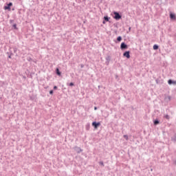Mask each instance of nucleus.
<instances>
[{"mask_svg": "<svg viewBox=\"0 0 176 176\" xmlns=\"http://www.w3.org/2000/svg\"><path fill=\"white\" fill-rule=\"evenodd\" d=\"M17 50L18 48L16 46H10L8 49V52H6V54L8 56V58H12V56H18L17 54Z\"/></svg>", "mask_w": 176, "mask_h": 176, "instance_id": "f257e3e1", "label": "nucleus"}, {"mask_svg": "<svg viewBox=\"0 0 176 176\" xmlns=\"http://www.w3.org/2000/svg\"><path fill=\"white\" fill-rule=\"evenodd\" d=\"M113 18L114 20H116V21H119V20H122V12H118V11H113Z\"/></svg>", "mask_w": 176, "mask_h": 176, "instance_id": "f03ea898", "label": "nucleus"}, {"mask_svg": "<svg viewBox=\"0 0 176 176\" xmlns=\"http://www.w3.org/2000/svg\"><path fill=\"white\" fill-rule=\"evenodd\" d=\"M12 6H13V3L10 2L8 3H6V5L3 7L4 10H12Z\"/></svg>", "mask_w": 176, "mask_h": 176, "instance_id": "7ed1b4c3", "label": "nucleus"}, {"mask_svg": "<svg viewBox=\"0 0 176 176\" xmlns=\"http://www.w3.org/2000/svg\"><path fill=\"white\" fill-rule=\"evenodd\" d=\"M100 126H101V122H100L94 121L92 122V126L95 129V130H97Z\"/></svg>", "mask_w": 176, "mask_h": 176, "instance_id": "20e7f679", "label": "nucleus"}, {"mask_svg": "<svg viewBox=\"0 0 176 176\" xmlns=\"http://www.w3.org/2000/svg\"><path fill=\"white\" fill-rule=\"evenodd\" d=\"M120 49L122 50H126V49H129V45L125 42H122L120 45Z\"/></svg>", "mask_w": 176, "mask_h": 176, "instance_id": "39448f33", "label": "nucleus"}, {"mask_svg": "<svg viewBox=\"0 0 176 176\" xmlns=\"http://www.w3.org/2000/svg\"><path fill=\"white\" fill-rule=\"evenodd\" d=\"M112 59V57L110 55H107L105 58L106 62L105 64L106 65H109V63L111 62V60Z\"/></svg>", "mask_w": 176, "mask_h": 176, "instance_id": "423d86ee", "label": "nucleus"}, {"mask_svg": "<svg viewBox=\"0 0 176 176\" xmlns=\"http://www.w3.org/2000/svg\"><path fill=\"white\" fill-rule=\"evenodd\" d=\"M29 98L31 101H36V94H32V95H29Z\"/></svg>", "mask_w": 176, "mask_h": 176, "instance_id": "0eeeda50", "label": "nucleus"}, {"mask_svg": "<svg viewBox=\"0 0 176 176\" xmlns=\"http://www.w3.org/2000/svg\"><path fill=\"white\" fill-rule=\"evenodd\" d=\"M74 149L76 153H80V152H83V149L80 148V147H78V146H74Z\"/></svg>", "mask_w": 176, "mask_h": 176, "instance_id": "6e6552de", "label": "nucleus"}, {"mask_svg": "<svg viewBox=\"0 0 176 176\" xmlns=\"http://www.w3.org/2000/svg\"><path fill=\"white\" fill-rule=\"evenodd\" d=\"M130 51H125L123 53V57H126V58H130L131 56H130Z\"/></svg>", "mask_w": 176, "mask_h": 176, "instance_id": "1a4fd4ad", "label": "nucleus"}, {"mask_svg": "<svg viewBox=\"0 0 176 176\" xmlns=\"http://www.w3.org/2000/svg\"><path fill=\"white\" fill-rule=\"evenodd\" d=\"M103 20H104L106 23H111V17L108 16L107 15H105L103 17Z\"/></svg>", "mask_w": 176, "mask_h": 176, "instance_id": "9d476101", "label": "nucleus"}, {"mask_svg": "<svg viewBox=\"0 0 176 176\" xmlns=\"http://www.w3.org/2000/svg\"><path fill=\"white\" fill-rule=\"evenodd\" d=\"M168 84L171 85H173V86H175L176 85V81L174 80H172V79H169L168 80Z\"/></svg>", "mask_w": 176, "mask_h": 176, "instance_id": "9b49d317", "label": "nucleus"}, {"mask_svg": "<svg viewBox=\"0 0 176 176\" xmlns=\"http://www.w3.org/2000/svg\"><path fill=\"white\" fill-rule=\"evenodd\" d=\"M122 39H123V38L122 37V36H118L117 37V39L116 41H114V42L116 43H119V42H122Z\"/></svg>", "mask_w": 176, "mask_h": 176, "instance_id": "f8f14e48", "label": "nucleus"}, {"mask_svg": "<svg viewBox=\"0 0 176 176\" xmlns=\"http://www.w3.org/2000/svg\"><path fill=\"white\" fill-rule=\"evenodd\" d=\"M55 74L58 76H61V72H60V69L58 67H56L55 69Z\"/></svg>", "mask_w": 176, "mask_h": 176, "instance_id": "ddd939ff", "label": "nucleus"}, {"mask_svg": "<svg viewBox=\"0 0 176 176\" xmlns=\"http://www.w3.org/2000/svg\"><path fill=\"white\" fill-rule=\"evenodd\" d=\"M170 20H175L176 16H175V14L173 13V12H170Z\"/></svg>", "mask_w": 176, "mask_h": 176, "instance_id": "4468645a", "label": "nucleus"}, {"mask_svg": "<svg viewBox=\"0 0 176 176\" xmlns=\"http://www.w3.org/2000/svg\"><path fill=\"white\" fill-rule=\"evenodd\" d=\"M160 124V120L159 119L156 118L155 120H153V124L154 126H157V124Z\"/></svg>", "mask_w": 176, "mask_h": 176, "instance_id": "2eb2a0df", "label": "nucleus"}, {"mask_svg": "<svg viewBox=\"0 0 176 176\" xmlns=\"http://www.w3.org/2000/svg\"><path fill=\"white\" fill-rule=\"evenodd\" d=\"M85 130L87 131H89L90 130V122H87L85 125Z\"/></svg>", "mask_w": 176, "mask_h": 176, "instance_id": "dca6fc26", "label": "nucleus"}, {"mask_svg": "<svg viewBox=\"0 0 176 176\" xmlns=\"http://www.w3.org/2000/svg\"><path fill=\"white\" fill-rule=\"evenodd\" d=\"M12 30H19V28H17V24H16V23H14V24L12 25Z\"/></svg>", "mask_w": 176, "mask_h": 176, "instance_id": "f3484780", "label": "nucleus"}, {"mask_svg": "<svg viewBox=\"0 0 176 176\" xmlns=\"http://www.w3.org/2000/svg\"><path fill=\"white\" fill-rule=\"evenodd\" d=\"M153 50H158V49H159V45L155 44V45L153 46Z\"/></svg>", "mask_w": 176, "mask_h": 176, "instance_id": "a211bd4d", "label": "nucleus"}, {"mask_svg": "<svg viewBox=\"0 0 176 176\" xmlns=\"http://www.w3.org/2000/svg\"><path fill=\"white\" fill-rule=\"evenodd\" d=\"M171 140L173 142H176V134H175L174 136L171 138Z\"/></svg>", "mask_w": 176, "mask_h": 176, "instance_id": "6ab92c4d", "label": "nucleus"}, {"mask_svg": "<svg viewBox=\"0 0 176 176\" xmlns=\"http://www.w3.org/2000/svg\"><path fill=\"white\" fill-rule=\"evenodd\" d=\"M165 99L166 100L167 102L171 101V96H168Z\"/></svg>", "mask_w": 176, "mask_h": 176, "instance_id": "aec40b11", "label": "nucleus"}, {"mask_svg": "<svg viewBox=\"0 0 176 176\" xmlns=\"http://www.w3.org/2000/svg\"><path fill=\"white\" fill-rule=\"evenodd\" d=\"M67 86H69L70 87H72L73 86H75V83L74 82H70V83H67Z\"/></svg>", "mask_w": 176, "mask_h": 176, "instance_id": "412c9836", "label": "nucleus"}, {"mask_svg": "<svg viewBox=\"0 0 176 176\" xmlns=\"http://www.w3.org/2000/svg\"><path fill=\"white\" fill-rule=\"evenodd\" d=\"M164 118H165V119H167V120H170V116H168V114L165 115Z\"/></svg>", "mask_w": 176, "mask_h": 176, "instance_id": "4be33fe9", "label": "nucleus"}, {"mask_svg": "<svg viewBox=\"0 0 176 176\" xmlns=\"http://www.w3.org/2000/svg\"><path fill=\"white\" fill-rule=\"evenodd\" d=\"M99 165L102 166V167H104L105 166V165L104 164V162H102V161L99 162Z\"/></svg>", "mask_w": 176, "mask_h": 176, "instance_id": "5701e85b", "label": "nucleus"}, {"mask_svg": "<svg viewBox=\"0 0 176 176\" xmlns=\"http://www.w3.org/2000/svg\"><path fill=\"white\" fill-rule=\"evenodd\" d=\"M26 60H27L28 61H29L30 63V61H32V58L30 57V56H28L27 58H26Z\"/></svg>", "mask_w": 176, "mask_h": 176, "instance_id": "b1692460", "label": "nucleus"}, {"mask_svg": "<svg viewBox=\"0 0 176 176\" xmlns=\"http://www.w3.org/2000/svg\"><path fill=\"white\" fill-rule=\"evenodd\" d=\"M50 94L51 96H53V94H54V91L53 89H51V90L50 91Z\"/></svg>", "mask_w": 176, "mask_h": 176, "instance_id": "393cba45", "label": "nucleus"}, {"mask_svg": "<svg viewBox=\"0 0 176 176\" xmlns=\"http://www.w3.org/2000/svg\"><path fill=\"white\" fill-rule=\"evenodd\" d=\"M124 138L125 139V140H126V141L127 140H129V135H124Z\"/></svg>", "mask_w": 176, "mask_h": 176, "instance_id": "a878e982", "label": "nucleus"}, {"mask_svg": "<svg viewBox=\"0 0 176 176\" xmlns=\"http://www.w3.org/2000/svg\"><path fill=\"white\" fill-rule=\"evenodd\" d=\"M155 82H156L157 85H159V83H160V79H159V78L156 79Z\"/></svg>", "mask_w": 176, "mask_h": 176, "instance_id": "bb28decb", "label": "nucleus"}, {"mask_svg": "<svg viewBox=\"0 0 176 176\" xmlns=\"http://www.w3.org/2000/svg\"><path fill=\"white\" fill-rule=\"evenodd\" d=\"M53 89H54V90H57L58 89V87L57 86L54 85Z\"/></svg>", "mask_w": 176, "mask_h": 176, "instance_id": "cd10ccee", "label": "nucleus"}, {"mask_svg": "<svg viewBox=\"0 0 176 176\" xmlns=\"http://www.w3.org/2000/svg\"><path fill=\"white\" fill-rule=\"evenodd\" d=\"M12 23H14V20L13 19L10 20V24H12Z\"/></svg>", "mask_w": 176, "mask_h": 176, "instance_id": "c85d7f7f", "label": "nucleus"}, {"mask_svg": "<svg viewBox=\"0 0 176 176\" xmlns=\"http://www.w3.org/2000/svg\"><path fill=\"white\" fill-rule=\"evenodd\" d=\"M131 31V27L129 28V31L126 32L127 34H129V32H130Z\"/></svg>", "mask_w": 176, "mask_h": 176, "instance_id": "c756f323", "label": "nucleus"}, {"mask_svg": "<svg viewBox=\"0 0 176 176\" xmlns=\"http://www.w3.org/2000/svg\"><path fill=\"white\" fill-rule=\"evenodd\" d=\"M113 26H114L116 28H118V23H114V24H113Z\"/></svg>", "mask_w": 176, "mask_h": 176, "instance_id": "7c9ffc66", "label": "nucleus"}, {"mask_svg": "<svg viewBox=\"0 0 176 176\" xmlns=\"http://www.w3.org/2000/svg\"><path fill=\"white\" fill-rule=\"evenodd\" d=\"M80 68H85V65L81 64V65H80Z\"/></svg>", "mask_w": 176, "mask_h": 176, "instance_id": "2f4dec72", "label": "nucleus"}, {"mask_svg": "<svg viewBox=\"0 0 176 176\" xmlns=\"http://www.w3.org/2000/svg\"><path fill=\"white\" fill-rule=\"evenodd\" d=\"M102 24H107V22L105 21L104 19H103V21H102Z\"/></svg>", "mask_w": 176, "mask_h": 176, "instance_id": "473e14b6", "label": "nucleus"}, {"mask_svg": "<svg viewBox=\"0 0 176 176\" xmlns=\"http://www.w3.org/2000/svg\"><path fill=\"white\" fill-rule=\"evenodd\" d=\"M97 109H98V107H94V111H97Z\"/></svg>", "mask_w": 176, "mask_h": 176, "instance_id": "72a5a7b5", "label": "nucleus"}, {"mask_svg": "<svg viewBox=\"0 0 176 176\" xmlns=\"http://www.w3.org/2000/svg\"><path fill=\"white\" fill-rule=\"evenodd\" d=\"M70 76H71L72 78H74V73L70 74Z\"/></svg>", "mask_w": 176, "mask_h": 176, "instance_id": "f704fd0d", "label": "nucleus"}, {"mask_svg": "<svg viewBox=\"0 0 176 176\" xmlns=\"http://www.w3.org/2000/svg\"><path fill=\"white\" fill-rule=\"evenodd\" d=\"M32 61H33V63H36V60H32Z\"/></svg>", "mask_w": 176, "mask_h": 176, "instance_id": "c9c22d12", "label": "nucleus"}, {"mask_svg": "<svg viewBox=\"0 0 176 176\" xmlns=\"http://www.w3.org/2000/svg\"><path fill=\"white\" fill-rule=\"evenodd\" d=\"M173 36H174V38H175H175H176V34H173Z\"/></svg>", "mask_w": 176, "mask_h": 176, "instance_id": "e433bc0d", "label": "nucleus"}, {"mask_svg": "<svg viewBox=\"0 0 176 176\" xmlns=\"http://www.w3.org/2000/svg\"><path fill=\"white\" fill-rule=\"evenodd\" d=\"M100 87H102V85H98V89H100Z\"/></svg>", "mask_w": 176, "mask_h": 176, "instance_id": "4c0bfd02", "label": "nucleus"}, {"mask_svg": "<svg viewBox=\"0 0 176 176\" xmlns=\"http://www.w3.org/2000/svg\"><path fill=\"white\" fill-rule=\"evenodd\" d=\"M174 164H176V160L173 162Z\"/></svg>", "mask_w": 176, "mask_h": 176, "instance_id": "58836bf2", "label": "nucleus"}, {"mask_svg": "<svg viewBox=\"0 0 176 176\" xmlns=\"http://www.w3.org/2000/svg\"><path fill=\"white\" fill-rule=\"evenodd\" d=\"M41 1H43V0H41Z\"/></svg>", "mask_w": 176, "mask_h": 176, "instance_id": "ea45409f", "label": "nucleus"}]
</instances>
